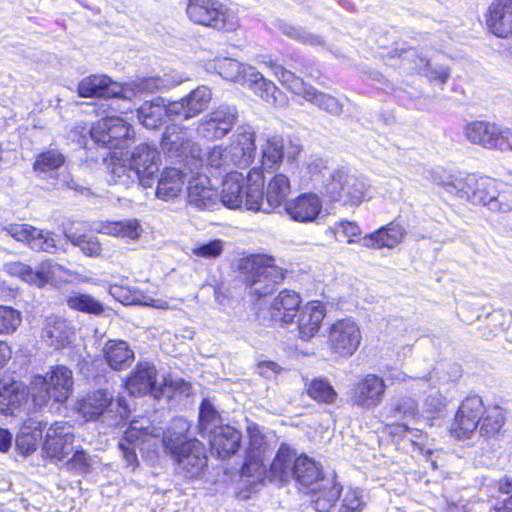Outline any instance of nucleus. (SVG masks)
I'll return each mask as SVG.
<instances>
[{
    "instance_id": "obj_20",
    "label": "nucleus",
    "mask_w": 512,
    "mask_h": 512,
    "mask_svg": "<svg viewBox=\"0 0 512 512\" xmlns=\"http://www.w3.org/2000/svg\"><path fill=\"white\" fill-rule=\"evenodd\" d=\"M159 152L147 143L138 145L131 154V165L138 174V181L144 187H150L159 171Z\"/></svg>"
},
{
    "instance_id": "obj_46",
    "label": "nucleus",
    "mask_w": 512,
    "mask_h": 512,
    "mask_svg": "<svg viewBox=\"0 0 512 512\" xmlns=\"http://www.w3.org/2000/svg\"><path fill=\"white\" fill-rule=\"evenodd\" d=\"M274 75L285 86L288 90L296 95H300L303 98L306 96V92L311 85L306 84L302 78L296 76L293 72L285 69L281 65L273 66Z\"/></svg>"
},
{
    "instance_id": "obj_40",
    "label": "nucleus",
    "mask_w": 512,
    "mask_h": 512,
    "mask_svg": "<svg viewBox=\"0 0 512 512\" xmlns=\"http://www.w3.org/2000/svg\"><path fill=\"white\" fill-rule=\"evenodd\" d=\"M66 304L69 308L87 313L94 316L111 317L105 313L103 304L93 296L84 293H73L66 298Z\"/></svg>"
},
{
    "instance_id": "obj_55",
    "label": "nucleus",
    "mask_w": 512,
    "mask_h": 512,
    "mask_svg": "<svg viewBox=\"0 0 512 512\" xmlns=\"http://www.w3.org/2000/svg\"><path fill=\"white\" fill-rule=\"evenodd\" d=\"M44 449L49 457L63 461L73 452V441L56 439L55 441H44Z\"/></svg>"
},
{
    "instance_id": "obj_64",
    "label": "nucleus",
    "mask_w": 512,
    "mask_h": 512,
    "mask_svg": "<svg viewBox=\"0 0 512 512\" xmlns=\"http://www.w3.org/2000/svg\"><path fill=\"white\" fill-rule=\"evenodd\" d=\"M223 247L220 240H211L197 245L193 253L198 257L215 258L222 253Z\"/></svg>"
},
{
    "instance_id": "obj_41",
    "label": "nucleus",
    "mask_w": 512,
    "mask_h": 512,
    "mask_svg": "<svg viewBox=\"0 0 512 512\" xmlns=\"http://www.w3.org/2000/svg\"><path fill=\"white\" fill-rule=\"evenodd\" d=\"M305 387L308 396L318 403L332 404L338 396L329 381L322 377L312 380L306 378Z\"/></svg>"
},
{
    "instance_id": "obj_12",
    "label": "nucleus",
    "mask_w": 512,
    "mask_h": 512,
    "mask_svg": "<svg viewBox=\"0 0 512 512\" xmlns=\"http://www.w3.org/2000/svg\"><path fill=\"white\" fill-rule=\"evenodd\" d=\"M85 130L86 128H83V131ZM87 133L93 144L109 150L126 149L128 142L134 137L133 127L116 115H107L102 118L87 129Z\"/></svg>"
},
{
    "instance_id": "obj_62",
    "label": "nucleus",
    "mask_w": 512,
    "mask_h": 512,
    "mask_svg": "<svg viewBox=\"0 0 512 512\" xmlns=\"http://www.w3.org/2000/svg\"><path fill=\"white\" fill-rule=\"evenodd\" d=\"M207 164L211 168L223 170V172H230V164L229 160L227 159V153L226 148L222 146H215L212 148V150L208 153L207 157Z\"/></svg>"
},
{
    "instance_id": "obj_17",
    "label": "nucleus",
    "mask_w": 512,
    "mask_h": 512,
    "mask_svg": "<svg viewBox=\"0 0 512 512\" xmlns=\"http://www.w3.org/2000/svg\"><path fill=\"white\" fill-rule=\"evenodd\" d=\"M361 333L356 322H334L329 329V344L332 351L349 357L358 349Z\"/></svg>"
},
{
    "instance_id": "obj_18",
    "label": "nucleus",
    "mask_w": 512,
    "mask_h": 512,
    "mask_svg": "<svg viewBox=\"0 0 512 512\" xmlns=\"http://www.w3.org/2000/svg\"><path fill=\"white\" fill-rule=\"evenodd\" d=\"M250 437L249 447L246 452L241 471L243 476L260 478L266 471L267 443L258 427H248Z\"/></svg>"
},
{
    "instance_id": "obj_45",
    "label": "nucleus",
    "mask_w": 512,
    "mask_h": 512,
    "mask_svg": "<svg viewBox=\"0 0 512 512\" xmlns=\"http://www.w3.org/2000/svg\"><path fill=\"white\" fill-rule=\"evenodd\" d=\"M64 235L68 241H70L74 246L79 247L87 256L95 257L100 255L102 251L101 244L95 236H88L77 231H73L72 228H65Z\"/></svg>"
},
{
    "instance_id": "obj_10",
    "label": "nucleus",
    "mask_w": 512,
    "mask_h": 512,
    "mask_svg": "<svg viewBox=\"0 0 512 512\" xmlns=\"http://www.w3.org/2000/svg\"><path fill=\"white\" fill-rule=\"evenodd\" d=\"M496 179L477 177L475 174H459L452 176L444 183L446 192L455 195L460 200L474 205L481 204L489 208V203L495 197Z\"/></svg>"
},
{
    "instance_id": "obj_34",
    "label": "nucleus",
    "mask_w": 512,
    "mask_h": 512,
    "mask_svg": "<svg viewBox=\"0 0 512 512\" xmlns=\"http://www.w3.org/2000/svg\"><path fill=\"white\" fill-rule=\"evenodd\" d=\"M184 185V172L181 167L165 168L157 180L156 196L168 201L177 197Z\"/></svg>"
},
{
    "instance_id": "obj_60",
    "label": "nucleus",
    "mask_w": 512,
    "mask_h": 512,
    "mask_svg": "<svg viewBox=\"0 0 512 512\" xmlns=\"http://www.w3.org/2000/svg\"><path fill=\"white\" fill-rule=\"evenodd\" d=\"M364 506L361 491L348 489L341 501L339 512H358Z\"/></svg>"
},
{
    "instance_id": "obj_27",
    "label": "nucleus",
    "mask_w": 512,
    "mask_h": 512,
    "mask_svg": "<svg viewBox=\"0 0 512 512\" xmlns=\"http://www.w3.org/2000/svg\"><path fill=\"white\" fill-rule=\"evenodd\" d=\"M298 459L297 452L287 444L282 443L269 466V470L265 471L264 474L267 473L272 481L286 484L292 478Z\"/></svg>"
},
{
    "instance_id": "obj_63",
    "label": "nucleus",
    "mask_w": 512,
    "mask_h": 512,
    "mask_svg": "<svg viewBox=\"0 0 512 512\" xmlns=\"http://www.w3.org/2000/svg\"><path fill=\"white\" fill-rule=\"evenodd\" d=\"M326 316V306L321 301H310L301 310L298 320H324Z\"/></svg>"
},
{
    "instance_id": "obj_35",
    "label": "nucleus",
    "mask_w": 512,
    "mask_h": 512,
    "mask_svg": "<svg viewBox=\"0 0 512 512\" xmlns=\"http://www.w3.org/2000/svg\"><path fill=\"white\" fill-rule=\"evenodd\" d=\"M406 58L414 64L412 70L417 74L424 75L430 82L437 81L440 85L447 82L449 72L446 67L442 65L432 66L426 56L419 55L414 49L408 51Z\"/></svg>"
},
{
    "instance_id": "obj_39",
    "label": "nucleus",
    "mask_w": 512,
    "mask_h": 512,
    "mask_svg": "<svg viewBox=\"0 0 512 512\" xmlns=\"http://www.w3.org/2000/svg\"><path fill=\"white\" fill-rule=\"evenodd\" d=\"M221 422L222 419L216 408L208 399H204L199 408L198 433L203 438H207L222 426Z\"/></svg>"
},
{
    "instance_id": "obj_29",
    "label": "nucleus",
    "mask_w": 512,
    "mask_h": 512,
    "mask_svg": "<svg viewBox=\"0 0 512 512\" xmlns=\"http://www.w3.org/2000/svg\"><path fill=\"white\" fill-rule=\"evenodd\" d=\"M464 133L467 140L473 144L486 149H497L501 125L487 121H474L465 126Z\"/></svg>"
},
{
    "instance_id": "obj_53",
    "label": "nucleus",
    "mask_w": 512,
    "mask_h": 512,
    "mask_svg": "<svg viewBox=\"0 0 512 512\" xmlns=\"http://www.w3.org/2000/svg\"><path fill=\"white\" fill-rule=\"evenodd\" d=\"M135 180H138V174L135 172L130 161L128 164L125 162L112 163L110 182L127 185Z\"/></svg>"
},
{
    "instance_id": "obj_28",
    "label": "nucleus",
    "mask_w": 512,
    "mask_h": 512,
    "mask_svg": "<svg viewBox=\"0 0 512 512\" xmlns=\"http://www.w3.org/2000/svg\"><path fill=\"white\" fill-rule=\"evenodd\" d=\"M212 449L218 458L227 459L234 455L241 447L242 434L230 425L220 426L214 434L207 437Z\"/></svg>"
},
{
    "instance_id": "obj_11",
    "label": "nucleus",
    "mask_w": 512,
    "mask_h": 512,
    "mask_svg": "<svg viewBox=\"0 0 512 512\" xmlns=\"http://www.w3.org/2000/svg\"><path fill=\"white\" fill-rule=\"evenodd\" d=\"M186 13L195 24L232 31L238 25L235 14L218 0H188Z\"/></svg>"
},
{
    "instance_id": "obj_59",
    "label": "nucleus",
    "mask_w": 512,
    "mask_h": 512,
    "mask_svg": "<svg viewBox=\"0 0 512 512\" xmlns=\"http://www.w3.org/2000/svg\"><path fill=\"white\" fill-rule=\"evenodd\" d=\"M392 416L396 419L400 418H414L418 413V406L414 399L410 397L400 398L394 405Z\"/></svg>"
},
{
    "instance_id": "obj_7",
    "label": "nucleus",
    "mask_w": 512,
    "mask_h": 512,
    "mask_svg": "<svg viewBox=\"0 0 512 512\" xmlns=\"http://www.w3.org/2000/svg\"><path fill=\"white\" fill-rule=\"evenodd\" d=\"M72 371L63 365L52 367L46 375H37L31 383V397L36 406L53 400L62 404L69 398L73 387Z\"/></svg>"
},
{
    "instance_id": "obj_15",
    "label": "nucleus",
    "mask_w": 512,
    "mask_h": 512,
    "mask_svg": "<svg viewBox=\"0 0 512 512\" xmlns=\"http://www.w3.org/2000/svg\"><path fill=\"white\" fill-rule=\"evenodd\" d=\"M80 97H105L126 100L129 95L128 87L113 81L107 75H90L83 78L77 87Z\"/></svg>"
},
{
    "instance_id": "obj_13",
    "label": "nucleus",
    "mask_w": 512,
    "mask_h": 512,
    "mask_svg": "<svg viewBox=\"0 0 512 512\" xmlns=\"http://www.w3.org/2000/svg\"><path fill=\"white\" fill-rule=\"evenodd\" d=\"M163 153L178 163L184 165L198 162L200 149L191 139L189 129L178 124L166 127L160 143Z\"/></svg>"
},
{
    "instance_id": "obj_36",
    "label": "nucleus",
    "mask_w": 512,
    "mask_h": 512,
    "mask_svg": "<svg viewBox=\"0 0 512 512\" xmlns=\"http://www.w3.org/2000/svg\"><path fill=\"white\" fill-rule=\"evenodd\" d=\"M106 362L113 370H124L130 367L134 361V352L127 342L122 340H110L104 347Z\"/></svg>"
},
{
    "instance_id": "obj_5",
    "label": "nucleus",
    "mask_w": 512,
    "mask_h": 512,
    "mask_svg": "<svg viewBox=\"0 0 512 512\" xmlns=\"http://www.w3.org/2000/svg\"><path fill=\"white\" fill-rule=\"evenodd\" d=\"M323 178L321 193L331 201L343 205H358L366 195L368 183L363 176L351 173L345 168L336 170L323 167L319 171Z\"/></svg>"
},
{
    "instance_id": "obj_3",
    "label": "nucleus",
    "mask_w": 512,
    "mask_h": 512,
    "mask_svg": "<svg viewBox=\"0 0 512 512\" xmlns=\"http://www.w3.org/2000/svg\"><path fill=\"white\" fill-rule=\"evenodd\" d=\"M238 270L249 295L256 301L272 294L285 278L283 270L273 264V259L262 255L242 258Z\"/></svg>"
},
{
    "instance_id": "obj_1",
    "label": "nucleus",
    "mask_w": 512,
    "mask_h": 512,
    "mask_svg": "<svg viewBox=\"0 0 512 512\" xmlns=\"http://www.w3.org/2000/svg\"><path fill=\"white\" fill-rule=\"evenodd\" d=\"M188 423L182 418L174 419L164 432L162 442L166 452L176 464L179 475L195 479L201 476L207 467L208 458L205 446L195 438H188Z\"/></svg>"
},
{
    "instance_id": "obj_9",
    "label": "nucleus",
    "mask_w": 512,
    "mask_h": 512,
    "mask_svg": "<svg viewBox=\"0 0 512 512\" xmlns=\"http://www.w3.org/2000/svg\"><path fill=\"white\" fill-rule=\"evenodd\" d=\"M80 411L89 420L102 419L108 425H118L130 414L124 397H114L108 389H100L87 395L80 403Z\"/></svg>"
},
{
    "instance_id": "obj_54",
    "label": "nucleus",
    "mask_w": 512,
    "mask_h": 512,
    "mask_svg": "<svg viewBox=\"0 0 512 512\" xmlns=\"http://www.w3.org/2000/svg\"><path fill=\"white\" fill-rule=\"evenodd\" d=\"M485 410L482 398L478 395H473L467 397L461 403L457 412L464 417L474 418L480 422L483 415H485Z\"/></svg>"
},
{
    "instance_id": "obj_6",
    "label": "nucleus",
    "mask_w": 512,
    "mask_h": 512,
    "mask_svg": "<svg viewBox=\"0 0 512 512\" xmlns=\"http://www.w3.org/2000/svg\"><path fill=\"white\" fill-rule=\"evenodd\" d=\"M214 68L223 79L245 85L268 104H277L280 91L254 67L243 65L235 59L221 58L215 61Z\"/></svg>"
},
{
    "instance_id": "obj_22",
    "label": "nucleus",
    "mask_w": 512,
    "mask_h": 512,
    "mask_svg": "<svg viewBox=\"0 0 512 512\" xmlns=\"http://www.w3.org/2000/svg\"><path fill=\"white\" fill-rule=\"evenodd\" d=\"M385 383L376 375H367L358 381L351 391V401L354 405L370 409L379 405L385 392Z\"/></svg>"
},
{
    "instance_id": "obj_50",
    "label": "nucleus",
    "mask_w": 512,
    "mask_h": 512,
    "mask_svg": "<svg viewBox=\"0 0 512 512\" xmlns=\"http://www.w3.org/2000/svg\"><path fill=\"white\" fill-rule=\"evenodd\" d=\"M280 30L284 35L302 44L310 46H320L323 44V39L321 36L310 33L299 26H293L288 23H282L280 25Z\"/></svg>"
},
{
    "instance_id": "obj_52",
    "label": "nucleus",
    "mask_w": 512,
    "mask_h": 512,
    "mask_svg": "<svg viewBox=\"0 0 512 512\" xmlns=\"http://www.w3.org/2000/svg\"><path fill=\"white\" fill-rule=\"evenodd\" d=\"M327 231L334 234L335 236L341 235L343 237H347V242L349 244L360 243V240L362 239L360 238V227L355 222L348 220H341L335 222L332 226L328 228Z\"/></svg>"
},
{
    "instance_id": "obj_51",
    "label": "nucleus",
    "mask_w": 512,
    "mask_h": 512,
    "mask_svg": "<svg viewBox=\"0 0 512 512\" xmlns=\"http://www.w3.org/2000/svg\"><path fill=\"white\" fill-rule=\"evenodd\" d=\"M480 422L474 418L464 417L460 413H456L454 422L451 426V434L455 438L467 439L476 431Z\"/></svg>"
},
{
    "instance_id": "obj_42",
    "label": "nucleus",
    "mask_w": 512,
    "mask_h": 512,
    "mask_svg": "<svg viewBox=\"0 0 512 512\" xmlns=\"http://www.w3.org/2000/svg\"><path fill=\"white\" fill-rule=\"evenodd\" d=\"M100 232L106 235L134 240L140 236L141 226L136 219L107 221L102 224Z\"/></svg>"
},
{
    "instance_id": "obj_58",
    "label": "nucleus",
    "mask_w": 512,
    "mask_h": 512,
    "mask_svg": "<svg viewBox=\"0 0 512 512\" xmlns=\"http://www.w3.org/2000/svg\"><path fill=\"white\" fill-rule=\"evenodd\" d=\"M446 406V399L439 390L431 389L424 400L423 410L432 416L440 415Z\"/></svg>"
},
{
    "instance_id": "obj_2",
    "label": "nucleus",
    "mask_w": 512,
    "mask_h": 512,
    "mask_svg": "<svg viewBox=\"0 0 512 512\" xmlns=\"http://www.w3.org/2000/svg\"><path fill=\"white\" fill-rule=\"evenodd\" d=\"M291 480L299 490L313 495L308 509L315 512H330L339 500L341 488L334 477H325L321 466L307 455H299Z\"/></svg>"
},
{
    "instance_id": "obj_8",
    "label": "nucleus",
    "mask_w": 512,
    "mask_h": 512,
    "mask_svg": "<svg viewBox=\"0 0 512 512\" xmlns=\"http://www.w3.org/2000/svg\"><path fill=\"white\" fill-rule=\"evenodd\" d=\"M125 388L131 395H151L156 399L167 396L171 397V390H178L188 395L190 384L184 380L167 383H159L157 370L154 364L148 361L139 362L130 376L125 381Z\"/></svg>"
},
{
    "instance_id": "obj_48",
    "label": "nucleus",
    "mask_w": 512,
    "mask_h": 512,
    "mask_svg": "<svg viewBox=\"0 0 512 512\" xmlns=\"http://www.w3.org/2000/svg\"><path fill=\"white\" fill-rule=\"evenodd\" d=\"M139 444L140 437L138 432L134 429L127 430L118 444V447L123 455L124 460L127 463V466L131 467L132 470H134L138 465L136 448L139 446Z\"/></svg>"
},
{
    "instance_id": "obj_23",
    "label": "nucleus",
    "mask_w": 512,
    "mask_h": 512,
    "mask_svg": "<svg viewBox=\"0 0 512 512\" xmlns=\"http://www.w3.org/2000/svg\"><path fill=\"white\" fill-rule=\"evenodd\" d=\"M212 99L209 87L201 85L192 90L187 96L170 103V112L175 117L190 119L203 112Z\"/></svg>"
},
{
    "instance_id": "obj_43",
    "label": "nucleus",
    "mask_w": 512,
    "mask_h": 512,
    "mask_svg": "<svg viewBox=\"0 0 512 512\" xmlns=\"http://www.w3.org/2000/svg\"><path fill=\"white\" fill-rule=\"evenodd\" d=\"M304 99L333 116H339L343 111V104L338 98L320 92L313 86L308 89Z\"/></svg>"
},
{
    "instance_id": "obj_19",
    "label": "nucleus",
    "mask_w": 512,
    "mask_h": 512,
    "mask_svg": "<svg viewBox=\"0 0 512 512\" xmlns=\"http://www.w3.org/2000/svg\"><path fill=\"white\" fill-rule=\"evenodd\" d=\"M253 169L244 176L238 171L227 172L222 181V190L219 196V204L221 203L229 209L241 208L245 206L246 190L252 182L251 174Z\"/></svg>"
},
{
    "instance_id": "obj_38",
    "label": "nucleus",
    "mask_w": 512,
    "mask_h": 512,
    "mask_svg": "<svg viewBox=\"0 0 512 512\" xmlns=\"http://www.w3.org/2000/svg\"><path fill=\"white\" fill-rule=\"evenodd\" d=\"M66 161L64 154L57 149H48L36 156L33 170L39 177L54 176Z\"/></svg>"
},
{
    "instance_id": "obj_33",
    "label": "nucleus",
    "mask_w": 512,
    "mask_h": 512,
    "mask_svg": "<svg viewBox=\"0 0 512 512\" xmlns=\"http://www.w3.org/2000/svg\"><path fill=\"white\" fill-rule=\"evenodd\" d=\"M301 304V297L291 290H283L270 306L269 320H294Z\"/></svg>"
},
{
    "instance_id": "obj_26",
    "label": "nucleus",
    "mask_w": 512,
    "mask_h": 512,
    "mask_svg": "<svg viewBox=\"0 0 512 512\" xmlns=\"http://www.w3.org/2000/svg\"><path fill=\"white\" fill-rule=\"evenodd\" d=\"M284 209L293 221L313 222L322 210V201L314 193H303L287 202Z\"/></svg>"
},
{
    "instance_id": "obj_56",
    "label": "nucleus",
    "mask_w": 512,
    "mask_h": 512,
    "mask_svg": "<svg viewBox=\"0 0 512 512\" xmlns=\"http://www.w3.org/2000/svg\"><path fill=\"white\" fill-rule=\"evenodd\" d=\"M497 486L499 492L509 496L502 501H497L489 512H512V479L501 478L497 482Z\"/></svg>"
},
{
    "instance_id": "obj_37",
    "label": "nucleus",
    "mask_w": 512,
    "mask_h": 512,
    "mask_svg": "<svg viewBox=\"0 0 512 512\" xmlns=\"http://www.w3.org/2000/svg\"><path fill=\"white\" fill-rule=\"evenodd\" d=\"M28 393L20 383L11 382L0 387V413L13 414L27 400Z\"/></svg>"
},
{
    "instance_id": "obj_61",
    "label": "nucleus",
    "mask_w": 512,
    "mask_h": 512,
    "mask_svg": "<svg viewBox=\"0 0 512 512\" xmlns=\"http://www.w3.org/2000/svg\"><path fill=\"white\" fill-rule=\"evenodd\" d=\"M1 229L15 240L24 242L29 246L34 227L28 224L11 223L3 226Z\"/></svg>"
},
{
    "instance_id": "obj_25",
    "label": "nucleus",
    "mask_w": 512,
    "mask_h": 512,
    "mask_svg": "<svg viewBox=\"0 0 512 512\" xmlns=\"http://www.w3.org/2000/svg\"><path fill=\"white\" fill-rule=\"evenodd\" d=\"M242 130L237 139L225 147L230 167L244 168L254 161L256 152L254 131L249 126L243 127Z\"/></svg>"
},
{
    "instance_id": "obj_47",
    "label": "nucleus",
    "mask_w": 512,
    "mask_h": 512,
    "mask_svg": "<svg viewBox=\"0 0 512 512\" xmlns=\"http://www.w3.org/2000/svg\"><path fill=\"white\" fill-rule=\"evenodd\" d=\"M495 194L489 203L492 212L508 213L512 211V185L498 181L495 185Z\"/></svg>"
},
{
    "instance_id": "obj_49",
    "label": "nucleus",
    "mask_w": 512,
    "mask_h": 512,
    "mask_svg": "<svg viewBox=\"0 0 512 512\" xmlns=\"http://www.w3.org/2000/svg\"><path fill=\"white\" fill-rule=\"evenodd\" d=\"M57 235L53 232L34 227L29 247L35 251L54 253L57 249Z\"/></svg>"
},
{
    "instance_id": "obj_32",
    "label": "nucleus",
    "mask_w": 512,
    "mask_h": 512,
    "mask_svg": "<svg viewBox=\"0 0 512 512\" xmlns=\"http://www.w3.org/2000/svg\"><path fill=\"white\" fill-rule=\"evenodd\" d=\"M404 235L405 229L400 224L392 222L362 237L360 244L373 249L393 248L403 240Z\"/></svg>"
},
{
    "instance_id": "obj_21",
    "label": "nucleus",
    "mask_w": 512,
    "mask_h": 512,
    "mask_svg": "<svg viewBox=\"0 0 512 512\" xmlns=\"http://www.w3.org/2000/svg\"><path fill=\"white\" fill-rule=\"evenodd\" d=\"M187 198L190 205L200 210H213L219 206V194L203 174L197 173L189 179Z\"/></svg>"
},
{
    "instance_id": "obj_44",
    "label": "nucleus",
    "mask_w": 512,
    "mask_h": 512,
    "mask_svg": "<svg viewBox=\"0 0 512 512\" xmlns=\"http://www.w3.org/2000/svg\"><path fill=\"white\" fill-rule=\"evenodd\" d=\"M505 413L499 406L489 407L485 410V415L479 424V433L481 436L494 437L497 435L505 423Z\"/></svg>"
},
{
    "instance_id": "obj_14",
    "label": "nucleus",
    "mask_w": 512,
    "mask_h": 512,
    "mask_svg": "<svg viewBox=\"0 0 512 512\" xmlns=\"http://www.w3.org/2000/svg\"><path fill=\"white\" fill-rule=\"evenodd\" d=\"M237 120L235 106L220 105L199 122L197 131L208 140L221 139L233 129Z\"/></svg>"
},
{
    "instance_id": "obj_30",
    "label": "nucleus",
    "mask_w": 512,
    "mask_h": 512,
    "mask_svg": "<svg viewBox=\"0 0 512 512\" xmlns=\"http://www.w3.org/2000/svg\"><path fill=\"white\" fill-rule=\"evenodd\" d=\"M170 103H166L164 98L157 97L151 101H144L137 109V118L142 126L153 130L161 127L166 118L172 117Z\"/></svg>"
},
{
    "instance_id": "obj_57",
    "label": "nucleus",
    "mask_w": 512,
    "mask_h": 512,
    "mask_svg": "<svg viewBox=\"0 0 512 512\" xmlns=\"http://www.w3.org/2000/svg\"><path fill=\"white\" fill-rule=\"evenodd\" d=\"M55 264L51 260L43 261L37 269H32V285L43 287L55 274Z\"/></svg>"
},
{
    "instance_id": "obj_31",
    "label": "nucleus",
    "mask_w": 512,
    "mask_h": 512,
    "mask_svg": "<svg viewBox=\"0 0 512 512\" xmlns=\"http://www.w3.org/2000/svg\"><path fill=\"white\" fill-rule=\"evenodd\" d=\"M184 78L179 73H165L163 76H150L143 77L133 82L132 88H128L130 99L137 93H156L163 90H168L174 86L181 84Z\"/></svg>"
},
{
    "instance_id": "obj_24",
    "label": "nucleus",
    "mask_w": 512,
    "mask_h": 512,
    "mask_svg": "<svg viewBox=\"0 0 512 512\" xmlns=\"http://www.w3.org/2000/svg\"><path fill=\"white\" fill-rule=\"evenodd\" d=\"M489 32L499 38L512 35V0H493L485 15Z\"/></svg>"
},
{
    "instance_id": "obj_4",
    "label": "nucleus",
    "mask_w": 512,
    "mask_h": 512,
    "mask_svg": "<svg viewBox=\"0 0 512 512\" xmlns=\"http://www.w3.org/2000/svg\"><path fill=\"white\" fill-rule=\"evenodd\" d=\"M252 182L246 190L245 208L254 212L271 213L282 207L291 192L290 179L286 174H275L267 184L264 198L263 171L253 168Z\"/></svg>"
},
{
    "instance_id": "obj_16",
    "label": "nucleus",
    "mask_w": 512,
    "mask_h": 512,
    "mask_svg": "<svg viewBox=\"0 0 512 512\" xmlns=\"http://www.w3.org/2000/svg\"><path fill=\"white\" fill-rule=\"evenodd\" d=\"M301 151L298 144L293 143L290 139H284L279 136H273L266 140L262 146L261 152V169L268 171L276 168L279 163L287 158L294 164V161Z\"/></svg>"
}]
</instances>
